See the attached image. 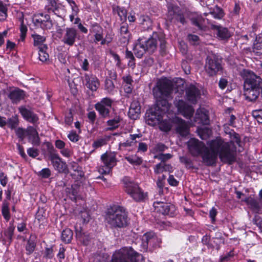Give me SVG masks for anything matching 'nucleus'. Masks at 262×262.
<instances>
[{"instance_id": "obj_1", "label": "nucleus", "mask_w": 262, "mask_h": 262, "mask_svg": "<svg viewBox=\"0 0 262 262\" xmlns=\"http://www.w3.org/2000/svg\"><path fill=\"white\" fill-rule=\"evenodd\" d=\"M188 148L193 157L201 156L202 162L207 166H212L216 163L217 156L222 161H229L233 159L232 149L229 143H224L221 138L207 142L208 147L198 139L191 138L187 143Z\"/></svg>"}, {"instance_id": "obj_2", "label": "nucleus", "mask_w": 262, "mask_h": 262, "mask_svg": "<svg viewBox=\"0 0 262 262\" xmlns=\"http://www.w3.org/2000/svg\"><path fill=\"white\" fill-rule=\"evenodd\" d=\"M172 90L171 82L166 79L159 80L153 88L152 93L157 103L154 109L149 110L146 114V122L148 124L154 126L159 124L163 115L168 111L170 104L168 101L172 98Z\"/></svg>"}, {"instance_id": "obj_3", "label": "nucleus", "mask_w": 262, "mask_h": 262, "mask_svg": "<svg viewBox=\"0 0 262 262\" xmlns=\"http://www.w3.org/2000/svg\"><path fill=\"white\" fill-rule=\"evenodd\" d=\"M105 221L112 229L124 228L128 225L127 213L121 206H111L106 210Z\"/></svg>"}, {"instance_id": "obj_4", "label": "nucleus", "mask_w": 262, "mask_h": 262, "mask_svg": "<svg viewBox=\"0 0 262 262\" xmlns=\"http://www.w3.org/2000/svg\"><path fill=\"white\" fill-rule=\"evenodd\" d=\"M139 254L131 247H122L113 254L111 262H138Z\"/></svg>"}, {"instance_id": "obj_5", "label": "nucleus", "mask_w": 262, "mask_h": 262, "mask_svg": "<svg viewBox=\"0 0 262 262\" xmlns=\"http://www.w3.org/2000/svg\"><path fill=\"white\" fill-rule=\"evenodd\" d=\"M123 182L125 191L135 201L142 202L147 198V193H145L137 183L127 178H124Z\"/></svg>"}, {"instance_id": "obj_6", "label": "nucleus", "mask_w": 262, "mask_h": 262, "mask_svg": "<svg viewBox=\"0 0 262 262\" xmlns=\"http://www.w3.org/2000/svg\"><path fill=\"white\" fill-rule=\"evenodd\" d=\"M242 75L245 79L244 86L262 89V78L249 70H244Z\"/></svg>"}, {"instance_id": "obj_7", "label": "nucleus", "mask_w": 262, "mask_h": 262, "mask_svg": "<svg viewBox=\"0 0 262 262\" xmlns=\"http://www.w3.org/2000/svg\"><path fill=\"white\" fill-rule=\"evenodd\" d=\"M113 103V100L112 99L103 98L95 104V108L102 118H109Z\"/></svg>"}, {"instance_id": "obj_8", "label": "nucleus", "mask_w": 262, "mask_h": 262, "mask_svg": "<svg viewBox=\"0 0 262 262\" xmlns=\"http://www.w3.org/2000/svg\"><path fill=\"white\" fill-rule=\"evenodd\" d=\"M205 71L209 76H213L222 70L221 60L215 56L208 57L206 60Z\"/></svg>"}, {"instance_id": "obj_9", "label": "nucleus", "mask_w": 262, "mask_h": 262, "mask_svg": "<svg viewBox=\"0 0 262 262\" xmlns=\"http://www.w3.org/2000/svg\"><path fill=\"white\" fill-rule=\"evenodd\" d=\"M167 17L171 23L180 21L182 24L186 23L185 18L181 8L177 5H169L168 7Z\"/></svg>"}, {"instance_id": "obj_10", "label": "nucleus", "mask_w": 262, "mask_h": 262, "mask_svg": "<svg viewBox=\"0 0 262 262\" xmlns=\"http://www.w3.org/2000/svg\"><path fill=\"white\" fill-rule=\"evenodd\" d=\"M78 35V31L75 28L67 27L63 31L61 41L64 45L72 47L75 43Z\"/></svg>"}, {"instance_id": "obj_11", "label": "nucleus", "mask_w": 262, "mask_h": 262, "mask_svg": "<svg viewBox=\"0 0 262 262\" xmlns=\"http://www.w3.org/2000/svg\"><path fill=\"white\" fill-rule=\"evenodd\" d=\"M101 160L105 167V169L103 168L99 169V172L101 173H108L110 170L116 165V155L113 152H105L101 155Z\"/></svg>"}, {"instance_id": "obj_12", "label": "nucleus", "mask_w": 262, "mask_h": 262, "mask_svg": "<svg viewBox=\"0 0 262 262\" xmlns=\"http://www.w3.org/2000/svg\"><path fill=\"white\" fill-rule=\"evenodd\" d=\"M32 21L35 26L43 29H50L53 27L52 21L48 14L39 13L34 15Z\"/></svg>"}, {"instance_id": "obj_13", "label": "nucleus", "mask_w": 262, "mask_h": 262, "mask_svg": "<svg viewBox=\"0 0 262 262\" xmlns=\"http://www.w3.org/2000/svg\"><path fill=\"white\" fill-rule=\"evenodd\" d=\"M171 122L174 126L177 133L181 136L185 137L188 135L189 126L185 120L179 117H174L171 119Z\"/></svg>"}, {"instance_id": "obj_14", "label": "nucleus", "mask_w": 262, "mask_h": 262, "mask_svg": "<svg viewBox=\"0 0 262 262\" xmlns=\"http://www.w3.org/2000/svg\"><path fill=\"white\" fill-rule=\"evenodd\" d=\"M175 105L178 111L185 118L190 119L193 116L194 112L193 108L183 100L176 101Z\"/></svg>"}, {"instance_id": "obj_15", "label": "nucleus", "mask_w": 262, "mask_h": 262, "mask_svg": "<svg viewBox=\"0 0 262 262\" xmlns=\"http://www.w3.org/2000/svg\"><path fill=\"white\" fill-rule=\"evenodd\" d=\"M185 93L186 99L193 104H195L201 97L200 90L193 84H190L186 88Z\"/></svg>"}, {"instance_id": "obj_16", "label": "nucleus", "mask_w": 262, "mask_h": 262, "mask_svg": "<svg viewBox=\"0 0 262 262\" xmlns=\"http://www.w3.org/2000/svg\"><path fill=\"white\" fill-rule=\"evenodd\" d=\"M154 207L157 212L163 215H172L174 213V206L163 202H154Z\"/></svg>"}, {"instance_id": "obj_17", "label": "nucleus", "mask_w": 262, "mask_h": 262, "mask_svg": "<svg viewBox=\"0 0 262 262\" xmlns=\"http://www.w3.org/2000/svg\"><path fill=\"white\" fill-rule=\"evenodd\" d=\"M54 169L59 173H68V169L66 163L62 160L59 155H54L50 158Z\"/></svg>"}, {"instance_id": "obj_18", "label": "nucleus", "mask_w": 262, "mask_h": 262, "mask_svg": "<svg viewBox=\"0 0 262 262\" xmlns=\"http://www.w3.org/2000/svg\"><path fill=\"white\" fill-rule=\"evenodd\" d=\"M19 113L23 118L27 121L33 123L37 124L39 120L38 116L31 110L27 108L25 106H21L18 108Z\"/></svg>"}, {"instance_id": "obj_19", "label": "nucleus", "mask_w": 262, "mask_h": 262, "mask_svg": "<svg viewBox=\"0 0 262 262\" xmlns=\"http://www.w3.org/2000/svg\"><path fill=\"white\" fill-rule=\"evenodd\" d=\"M230 137L231 140L230 142H225L223 140V142L224 143H229L230 148L232 149V154L233 156V159L229 161H222L223 162L228 163L229 164H231L232 163L235 161L236 147L234 145V143H236L238 146H241V139L239 138V135L238 134L233 132L232 134H231Z\"/></svg>"}, {"instance_id": "obj_20", "label": "nucleus", "mask_w": 262, "mask_h": 262, "mask_svg": "<svg viewBox=\"0 0 262 262\" xmlns=\"http://www.w3.org/2000/svg\"><path fill=\"white\" fill-rule=\"evenodd\" d=\"M158 33L154 32L151 37L146 40L141 38L145 45L147 52L149 53H153L157 48Z\"/></svg>"}, {"instance_id": "obj_21", "label": "nucleus", "mask_w": 262, "mask_h": 262, "mask_svg": "<svg viewBox=\"0 0 262 262\" xmlns=\"http://www.w3.org/2000/svg\"><path fill=\"white\" fill-rule=\"evenodd\" d=\"M15 226L13 222L9 224V226L4 231V235H2L1 241L4 245H9L12 242Z\"/></svg>"}, {"instance_id": "obj_22", "label": "nucleus", "mask_w": 262, "mask_h": 262, "mask_svg": "<svg viewBox=\"0 0 262 262\" xmlns=\"http://www.w3.org/2000/svg\"><path fill=\"white\" fill-rule=\"evenodd\" d=\"M8 96L12 103L17 104L24 99L25 93L23 90L15 88L10 91Z\"/></svg>"}, {"instance_id": "obj_23", "label": "nucleus", "mask_w": 262, "mask_h": 262, "mask_svg": "<svg viewBox=\"0 0 262 262\" xmlns=\"http://www.w3.org/2000/svg\"><path fill=\"white\" fill-rule=\"evenodd\" d=\"M27 136L29 142L34 146H39L40 143V138L36 129L33 126H29L27 128Z\"/></svg>"}, {"instance_id": "obj_24", "label": "nucleus", "mask_w": 262, "mask_h": 262, "mask_svg": "<svg viewBox=\"0 0 262 262\" xmlns=\"http://www.w3.org/2000/svg\"><path fill=\"white\" fill-rule=\"evenodd\" d=\"M86 87L92 91H96L99 85L98 78L93 75L85 74L83 77Z\"/></svg>"}, {"instance_id": "obj_25", "label": "nucleus", "mask_w": 262, "mask_h": 262, "mask_svg": "<svg viewBox=\"0 0 262 262\" xmlns=\"http://www.w3.org/2000/svg\"><path fill=\"white\" fill-rule=\"evenodd\" d=\"M261 89L251 88L244 86V96L247 100L255 101L260 94Z\"/></svg>"}, {"instance_id": "obj_26", "label": "nucleus", "mask_w": 262, "mask_h": 262, "mask_svg": "<svg viewBox=\"0 0 262 262\" xmlns=\"http://www.w3.org/2000/svg\"><path fill=\"white\" fill-rule=\"evenodd\" d=\"M211 28L216 31V35L221 40H227L231 36V33L227 28L220 25L211 24Z\"/></svg>"}, {"instance_id": "obj_27", "label": "nucleus", "mask_w": 262, "mask_h": 262, "mask_svg": "<svg viewBox=\"0 0 262 262\" xmlns=\"http://www.w3.org/2000/svg\"><path fill=\"white\" fill-rule=\"evenodd\" d=\"M194 121L204 125L209 123V119L206 111L204 109H198L194 118Z\"/></svg>"}, {"instance_id": "obj_28", "label": "nucleus", "mask_w": 262, "mask_h": 262, "mask_svg": "<svg viewBox=\"0 0 262 262\" xmlns=\"http://www.w3.org/2000/svg\"><path fill=\"white\" fill-rule=\"evenodd\" d=\"M90 31L91 33L94 34L95 39L94 41L95 43H97L100 41L102 38L103 35V29L97 23L92 24L91 26Z\"/></svg>"}, {"instance_id": "obj_29", "label": "nucleus", "mask_w": 262, "mask_h": 262, "mask_svg": "<svg viewBox=\"0 0 262 262\" xmlns=\"http://www.w3.org/2000/svg\"><path fill=\"white\" fill-rule=\"evenodd\" d=\"M252 52L256 55L262 54V33L256 36L252 46Z\"/></svg>"}, {"instance_id": "obj_30", "label": "nucleus", "mask_w": 262, "mask_h": 262, "mask_svg": "<svg viewBox=\"0 0 262 262\" xmlns=\"http://www.w3.org/2000/svg\"><path fill=\"white\" fill-rule=\"evenodd\" d=\"M134 52L137 58H141L144 53L147 52L145 45L141 38H139L134 48Z\"/></svg>"}, {"instance_id": "obj_31", "label": "nucleus", "mask_w": 262, "mask_h": 262, "mask_svg": "<svg viewBox=\"0 0 262 262\" xmlns=\"http://www.w3.org/2000/svg\"><path fill=\"white\" fill-rule=\"evenodd\" d=\"M172 171V167L169 164L161 162L156 164L154 167V172L156 174L161 173L164 171L171 172Z\"/></svg>"}, {"instance_id": "obj_32", "label": "nucleus", "mask_w": 262, "mask_h": 262, "mask_svg": "<svg viewBox=\"0 0 262 262\" xmlns=\"http://www.w3.org/2000/svg\"><path fill=\"white\" fill-rule=\"evenodd\" d=\"M190 20L192 25L199 30H203L205 28V19L201 15L193 16L190 18Z\"/></svg>"}, {"instance_id": "obj_33", "label": "nucleus", "mask_w": 262, "mask_h": 262, "mask_svg": "<svg viewBox=\"0 0 262 262\" xmlns=\"http://www.w3.org/2000/svg\"><path fill=\"white\" fill-rule=\"evenodd\" d=\"M129 36L127 25L121 26L120 27V42L124 45L126 44L129 41Z\"/></svg>"}, {"instance_id": "obj_34", "label": "nucleus", "mask_w": 262, "mask_h": 262, "mask_svg": "<svg viewBox=\"0 0 262 262\" xmlns=\"http://www.w3.org/2000/svg\"><path fill=\"white\" fill-rule=\"evenodd\" d=\"M113 12L114 14H117L120 17L121 21H124L126 20L127 11L124 7H120L118 6H113Z\"/></svg>"}, {"instance_id": "obj_35", "label": "nucleus", "mask_w": 262, "mask_h": 262, "mask_svg": "<svg viewBox=\"0 0 262 262\" xmlns=\"http://www.w3.org/2000/svg\"><path fill=\"white\" fill-rule=\"evenodd\" d=\"M139 23L143 26L144 29H149L152 26V21L151 19L146 15H141L139 18Z\"/></svg>"}, {"instance_id": "obj_36", "label": "nucleus", "mask_w": 262, "mask_h": 262, "mask_svg": "<svg viewBox=\"0 0 262 262\" xmlns=\"http://www.w3.org/2000/svg\"><path fill=\"white\" fill-rule=\"evenodd\" d=\"M35 235L31 234L30 235V238L28 241L26 247L28 254H30L34 251L36 246V243L35 242Z\"/></svg>"}, {"instance_id": "obj_37", "label": "nucleus", "mask_w": 262, "mask_h": 262, "mask_svg": "<svg viewBox=\"0 0 262 262\" xmlns=\"http://www.w3.org/2000/svg\"><path fill=\"white\" fill-rule=\"evenodd\" d=\"M73 238V232L69 229H66L62 232L61 233V240L66 243H69L71 242Z\"/></svg>"}, {"instance_id": "obj_38", "label": "nucleus", "mask_w": 262, "mask_h": 262, "mask_svg": "<svg viewBox=\"0 0 262 262\" xmlns=\"http://www.w3.org/2000/svg\"><path fill=\"white\" fill-rule=\"evenodd\" d=\"M129 136V138H128L125 142L120 144V147H126L132 146L136 138H140V137L139 134H130Z\"/></svg>"}, {"instance_id": "obj_39", "label": "nucleus", "mask_w": 262, "mask_h": 262, "mask_svg": "<svg viewBox=\"0 0 262 262\" xmlns=\"http://www.w3.org/2000/svg\"><path fill=\"white\" fill-rule=\"evenodd\" d=\"M2 213L4 218L6 220V221H9L10 219L9 203L6 200L4 201L3 203Z\"/></svg>"}, {"instance_id": "obj_40", "label": "nucleus", "mask_w": 262, "mask_h": 262, "mask_svg": "<svg viewBox=\"0 0 262 262\" xmlns=\"http://www.w3.org/2000/svg\"><path fill=\"white\" fill-rule=\"evenodd\" d=\"M125 159L132 164L140 165L142 163L141 158L138 157L137 155H132L125 157Z\"/></svg>"}, {"instance_id": "obj_41", "label": "nucleus", "mask_w": 262, "mask_h": 262, "mask_svg": "<svg viewBox=\"0 0 262 262\" xmlns=\"http://www.w3.org/2000/svg\"><path fill=\"white\" fill-rule=\"evenodd\" d=\"M120 119L119 117L117 116L113 119H110L107 121V124L109 126L108 129L114 130L118 127Z\"/></svg>"}, {"instance_id": "obj_42", "label": "nucleus", "mask_w": 262, "mask_h": 262, "mask_svg": "<svg viewBox=\"0 0 262 262\" xmlns=\"http://www.w3.org/2000/svg\"><path fill=\"white\" fill-rule=\"evenodd\" d=\"M159 127L161 130L164 132H169L172 126V123L171 122V119L169 121L164 120L160 122Z\"/></svg>"}, {"instance_id": "obj_43", "label": "nucleus", "mask_w": 262, "mask_h": 262, "mask_svg": "<svg viewBox=\"0 0 262 262\" xmlns=\"http://www.w3.org/2000/svg\"><path fill=\"white\" fill-rule=\"evenodd\" d=\"M125 57L129 59L128 62V66L132 68L133 69H134L136 63L135 58L133 53L127 49L125 52Z\"/></svg>"}, {"instance_id": "obj_44", "label": "nucleus", "mask_w": 262, "mask_h": 262, "mask_svg": "<svg viewBox=\"0 0 262 262\" xmlns=\"http://www.w3.org/2000/svg\"><path fill=\"white\" fill-rule=\"evenodd\" d=\"M47 47L44 46L42 47H39V59L42 62L46 61L49 57V54L46 53L45 50L47 49Z\"/></svg>"}, {"instance_id": "obj_45", "label": "nucleus", "mask_w": 262, "mask_h": 262, "mask_svg": "<svg viewBox=\"0 0 262 262\" xmlns=\"http://www.w3.org/2000/svg\"><path fill=\"white\" fill-rule=\"evenodd\" d=\"M19 121L17 117L13 116L7 120V124L8 127L13 129H16V127L18 125Z\"/></svg>"}, {"instance_id": "obj_46", "label": "nucleus", "mask_w": 262, "mask_h": 262, "mask_svg": "<svg viewBox=\"0 0 262 262\" xmlns=\"http://www.w3.org/2000/svg\"><path fill=\"white\" fill-rule=\"evenodd\" d=\"M156 238L155 237L154 233L152 232H148L144 234L142 237V241L146 242L147 244H151L153 243Z\"/></svg>"}, {"instance_id": "obj_47", "label": "nucleus", "mask_w": 262, "mask_h": 262, "mask_svg": "<svg viewBox=\"0 0 262 262\" xmlns=\"http://www.w3.org/2000/svg\"><path fill=\"white\" fill-rule=\"evenodd\" d=\"M210 14L213 17L218 19H222L224 15L223 10L219 7H217L212 12H211Z\"/></svg>"}, {"instance_id": "obj_48", "label": "nucleus", "mask_w": 262, "mask_h": 262, "mask_svg": "<svg viewBox=\"0 0 262 262\" xmlns=\"http://www.w3.org/2000/svg\"><path fill=\"white\" fill-rule=\"evenodd\" d=\"M15 132L20 141H23L25 136H27V129L23 128L22 127H18L15 129Z\"/></svg>"}, {"instance_id": "obj_49", "label": "nucleus", "mask_w": 262, "mask_h": 262, "mask_svg": "<svg viewBox=\"0 0 262 262\" xmlns=\"http://www.w3.org/2000/svg\"><path fill=\"white\" fill-rule=\"evenodd\" d=\"M172 157V155L170 154H159L155 155L154 158L155 159H157L159 160H161V162H166V161L171 159Z\"/></svg>"}, {"instance_id": "obj_50", "label": "nucleus", "mask_w": 262, "mask_h": 262, "mask_svg": "<svg viewBox=\"0 0 262 262\" xmlns=\"http://www.w3.org/2000/svg\"><path fill=\"white\" fill-rule=\"evenodd\" d=\"M7 8L3 4V2L0 1V21L5 20L7 17Z\"/></svg>"}, {"instance_id": "obj_51", "label": "nucleus", "mask_w": 262, "mask_h": 262, "mask_svg": "<svg viewBox=\"0 0 262 262\" xmlns=\"http://www.w3.org/2000/svg\"><path fill=\"white\" fill-rule=\"evenodd\" d=\"M46 146L47 148V151L49 154V159L52 157H53V156L54 155H58L51 143L47 142L46 144Z\"/></svg>"}, {"instance_id": "obj_52", "label": "nucleus", "mask_w": 262, "mask_h": 262, "mask_svg": "<svg viewBox=\"0 0 262 262\" xmlns=\"http://www.w3.org/2000/svg\"><path fill=\"white\" fill-rule=\"evenodd\" d=\"M32 37L34 39V45L38 46L43 43L45 40L46 38L38 34H33Z\"/></svg>"}, {"instance_id": "obj_53", "label": "nucleus", "mask_w": 262, "mask_h": 262, "mask_svg": "<svg viewBox=\"0 0 262 262\" xmlns=\"http://www.w3.org/2000/svg\"><path fill=\"white\" fill-rule=\"evenodd\" d=\"M105 89L108 93H112L114 90L115 85L111 79H106L105 81Z\"/></svg>"}, {"instance_id": "obj_54", "label": "nucleus", "mask_w": 262, "mask_h": 262, "mask_svg": "<svg viewBox=\"0 0 262 262\" xmlns=\"http://www.w3.org/2000/svg\"><path fill=\"white\" fill-rule=\"evenodd\" d=\"M107 143L106 140L104 138H100L96 140H95L92 146L93 147L95 148H97L99 147H100L104 145H106Z\"/></svg>"}, {"instance_id": "obj_55", "label": "nucleus", "mask_w": 262, "mask_h": 262, "mask_svg": "<svg viewBox=\"0 0 262 262\" xmlns=\"http://www.w3.org/2000/svg\"><path fill=\"white\" fill-rule=\"evenodd\" d=\"M157 39L160 41V48L161 52H164L166 48V41L164 39V37L162 34L159 35L158 34Z\"/></svg>"}, {"instance_id": "obj_56", "label": "nucleus", "mask_w": 262, "mask_h": 262, "mask_svg": "<svg viewBox=\"0 0 262 262\" xmlns=\"http://www.w3.org/2000/svg\"><path fill=\"white\" fill-rule=\"evenodd\" d=\"M20 35L19 40L24 41L25 40L26 35V33L27 32V28L25 25L23 24V23H22L21 25V26L20 28Z\"/></svg>"}, {"instance_id": "obj_57", "label": "nucleus", "mask_w": 262, "mask_h": 262, "mask_svg": "<svg viewBox=\"0 0 262 262\" xmlns=\"http://www.w3.org/2000/svg\"><path fill=\"white\" fill-rule=\"evenodd\" d=\"M69 140L73 142H77L79 139L78 135L74 131L71 132L68 135Z\"/></svg>"}, {"instance_id": "obj_58", "label": "nucleus", "mask_w": 262, "mask_h": 262, "mask_svg": "<svg viewBox=\"0 0 262 262\" xmlns=\"http://www.w3.org/2000/svg\"><path fill=\"white\" fill-rule=\"evenodd\" d=\"M27 154L30 157L32 158H35L38 156L39 150L38 149L33 147L29 148L27 149Z\"/></svg>"}, {"instance_id": "obj_59", "label": "nucleus", "mask_w": 262, "mask_h": 262, "mask_svg": "<svg viewBox=\"0 0 262 262\" xmlns=\"http://www.w3.org/2000/svg\"><path fill=\"white\" fill-rule=\"evenodd\" d=\"M54 250L53 247L46 248L44 256L46 258H52L54 256Z\"/></svg>"}, {"instance_id": "obj_60", "label": "nucleus", "mask_w": 262, "mask_h": 262, "mask_svg": "<svg viewBox=\"0 0 262 262\" xmlns=\"http://www.w3.org/2000/svg\"><path fill=\"white\" fill-rule=\"evenodd\" d=\"M71 166L72 169L77 172L78 176L82 177L83 176V172L81 170V168L78 166V165L75 162H73L71 164Z\"/></svg>"}, {"instance_id": "obj_61", "label": "nucleus", "mask_w": 262, "mask_h": 262, "mask_svg": "<svg viewBox=\"0 0 262 262\" xmlns=\"http://www.w3.org/2000/svg\"><path fill=\"white\" fill-rule=\"evenodd\" d=\"M51 173V170L48 168H43L39 172L40 176L43 178H48Z\"/></svg>"}, {"instance_id": "obj_62", "label": "nucleus", "mask_w": 262, "mask_h": 262, "mask_svg": "<svg viewBox=\"0 0 262 262\" xmlns=\"http://www.w3.org/2000/svg\"><path fill=\"white\" fill-rule=\"evenodd\" d=\"M180 161L182 163L184 164L186 166L191 167L192 166V161L190 159L186 157H181Z\"/></svg>"}, {"instance_id": "obj_63", "label": "nucleus", "mask_w": 262, "mask_h": 262, "mask_svg": "<svg viewBox=\"0 0 262 262\" xmlns=\"http://www.w3.org/2000/svg\"><path fill=\"white\" fill-rule=\"evenodd\" d=\"M211 130L208 128H205L200 131V136L201 139L204 140L211 134Z\"/></svg>"}, {"instance_id": "obj_64", "label": "nucleus", "mask_w": 262, "mask_h": 262, "mask_svg": "<svg viewBox=\"0 0 262 262\" xmlns=\"http://www.w3.org/2000/svg\"><path fill=\"white\" fill-rule=\"evenodd\" d=\"M253 114L258 122L262 123V111H255Z\"/></svg>"}]
</instances>
